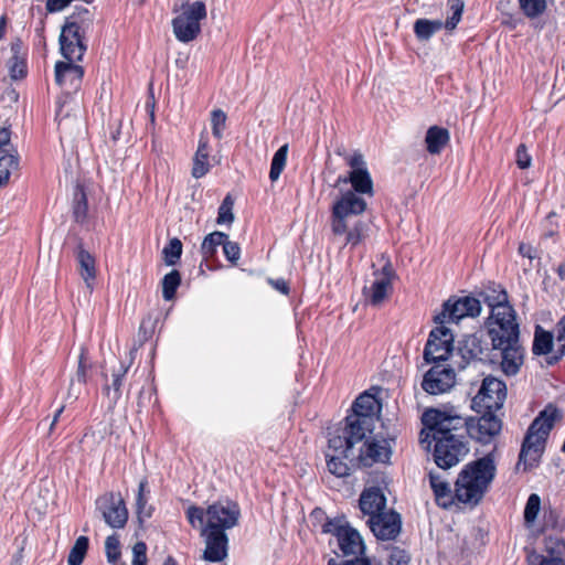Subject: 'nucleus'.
I'll return each instance as SVG.
<instances>
[{"mask_svg": "<svg viewBox=\"0 0 565 565\" xmlns=\"http://www.w3.org/2000/svg\"><path fill=\"white\" fill-rule=\"evenodd\" d=\"M494 411H484L476 425L468 423L467 433L481 443H489L501 430V420L493 414Z\"/></svg>", "mask_w": 565, "mask_h": 565, "instance_id": "22", "label": "nucleus"}, {"mask_svg": "<svg viewBox=\"0 0 565 565\" xmlns=\"http://www.w3.org/2000/svg\"><path fill=\"white\" fill-rule=\"evenodd\" d=\"M454 350V335L451 331L443 326L430 331L424 349V360L427 363H444L448 360Z\"/></svg>", "mask_w": 565, "mask_h": 565, "instance_id": "11", "label": "nucleus"}, {"mask_svg": "<svg viewBox=\"0 0 565 565\" xmlns=\"http://www.w3.org/2000/svg\"><path fill=\"white\" fill-rule=\"evenodd\" d=\"M322 531L337 537L338 545L344 555H358L364 552L361 535L348 524L344 518L327 520Z\"/></svg>", "mask_w": 565, "mask_h": 565, "instance_id": "7", "label": "nucleus"}, {"mask_svg": "<svg viewBox=\"0 0 565 565\" xmlns=\"http://www.w3.org/2000/svg\"><path fill=\"white\" fill-rule=\"evenodd\" d=\"M164 262L169 266L178 263L182 254V243L179 238L174 237L169 241L168 245L162 250Z\"/></svg>", "mask_w": 565, "mask_h": 565, "instance_id": "47", "label": "nucleus"}, {"mask_svg": "<svg viewBox=\"0 0 565 565\" xmlns=\"http://www.w3.org/2000/svg\"><path fill=\"white\" fill-rule=\"evenodd\" d=\"M241 509L234 501H218L206 509V524L203 529L221 530L225 532L238 523Z\"/></svg>", "mask_w": 565, "mask_h": 565, "instance_id": "12", "label": "nucleus"}, {"mask_svg": "<svg viewBox=\"0 0 565 565\" xmlns=\"http://www.w3.org/2000/svg\"><path fill=\"white\" fill-rule=\"evenodd\" d=\"M541 509V498L536 493H532L526 501L524 509V521L526 524H532L540 512Z\"/></svg>", "mask_w": 565, "mask_h": 565, "instance_id": "48", "label": "nucleus"}, {"mask_svg": "<svg viewBox=\"0 0 565 565\" xmlns=\"http://www.w3.org/2000/svg\"><path fill=\"white\" fill-rule=\"evenodd\" d=\"M463 359L483 361L488 355V345L478 334L467 335L460 347Z\"/></svg>", "mask_w": 565, "mask_h": 565, "instance_id": "30", "label": "nucleus"}, {"mask_svg": "<svg viewBox=\"0 0 565 565\" xmlns=\"http://www.w3.org/2000/svg\"><path fill=\"white\" fill-rule=\"evenodd\" d=\"M330 454H338L343 456L344 458L355 459V455L353 452V447L349 439L347 438L345 433L342 435H335L329 438V451Z\"/></svg>", "mask_w": 565, "mask_h": 565, "instance_id": "37", "label": "nucleus"}, {"mask_svg": "<svg viewBox=\"0 0 565 565\" xmlns=\"http://www.w3.org/2000/svg\"><path fill=\"white\" fill-rule=\"evenodd\" d=\"M210 147L205 135L200 136L199 146L193 158V167L191 174L195 179L204 177L210 171Z\"/></svg>", "mask_w": 565, "mask_h": 565, "instance_id": "29", "label": "nucleus"}, {"mask_svg": "<svg viewBox=\"0 0 565 565\" xmlns=\"http://www.w3.org/2000/svg\"><path fill=\"white\" fill-rule=\"evenodd\" d=\"M206 516V510L204 511L202 508L196 505H191L186 510V518L189 523L192 526H195L196 522L203 527L204 525V518Z\"/></svg>", "mask_w": 565, "mask_h": 565, "instance_id": "57", "label": "nucleus"}, {"mask_svg": "<svg viewBox=\"0 0 565 565\" xmlns=\"http://www.w3.org/2000/svg\"><path fill=\"white\" fill-rule=\"evenodd\" d=\"M93 22L94 13L87 8L81 7L66 18L63 29L66 36L75 39V35L81 34L86 38L93 28Z\"/></svg>", "mask_w": 565, "mask_h": 565, "instance_id": "23", "label": "nucleus"}, {"mask_svg": "<svg viewBox=\"0 0 565 565\" xmlns=\"http://www.w3.org/2000/svg\"><path fill=\"white\" fill-rule=\"evenodd\" d=\"M10 75L13 79H19L24 77L25 71V62L22 58H19L17 55L12 56L9 61Z\"/></svg>", "mask_w": 565, "mask_h": 565, "instance_id": "59", "label": "nucleus"}, {"mask_svg": "<svg viewBox=\"0 0 565 565\" xmlns=\"http://www.w3.org/2000/svg\"><path fill=\"white\" fill-rule=\"evenodd\" d=\"M374 280L367 287L363 288V295L367 303L372 306H380L392 291V280L395 271L390 260H387L381 270L373 273Z\"/></svg>", "mask_w": 565, "mask_h": 565, "instance_id": "16", "label": "nucleus"}, {"mask_svg": "<svg viewBox=\"0 0 565 565\" xmlns=\"http://www.w3.org/2000/svg\"><path fill=\"white\" fill-rule=\"evenodd\" d=\"M348 164L351 171L348 177L340 175L337 180V184L351 183L354 193L360 194H372L373 193V181L367 170L366 162L361 152H354L349 159Z\"/></svg>", "mask_w": 565, "mask_h": 565, "instance_id": "15", "label": "nucleus"}, {"mask_svg": "<svg viewBox=\"0 0 565 565\" xmlns=\"http://www.w3.org/2000/svg\"><path fill=\"white\" fill-rule=\"evenodd\" d=\"M359 505L363 514L370 518L386 511V498L383 490L379 487L364 489L360 495Z\"/></svg>", "mask_w": 565, "mask_h": 565, "instance_id": "24", "label": "nucleus"}, {"mask_svg": "<svg viewBox=\"0 0 565 565\" xmlns=\"http://www.w3.org/2000/svg\"><path fill=\"white\" fill-rule=\"evenodd\" d=\"M373 422V417L347 416L343 431L352 447L365 439L366 434L372 433Z\"/></svg>", "mask_w": 565, "mask_h": 565, "instance_id": "25", "label": "nucleus"}, {"mask_svg": "<svg viewBox=\"0 0 565 565\" xmlns=\"http://www.w3.org/2000/svg\"><path fill=\"white\" fill-rule=\"evenodd\" d=\"M87 199L86 194L82 189H78L75 194V204H74V218L78 223H83L87 217Z\"/></svg>", "mask_w": 565, "mask_h": 565, "instance_id": "49", "label": "nucleus"}, {"mask_svg": "<svg viewBox=\"0 0 565 565\" xmlns=\"http://www.w3.org/2000/svg\"><path fill=\"white\" fill-rule=\"evenodd\" d=\"M223 253L228 262L236 265L241 257V247L236 242L225 238L223 244Z\"/></svg>", "mask_w": 565, "mask_h": 565, "instance_id": "54", "label": "nucleus"}, {"mask_svg": "<svg viewBox=\"0 0 565 565\" xmlns=\"http://www.w3.org/2000/svg\"><path fill=\"white\" fill-rule=\"evenodd\" d=\"M11 141V130L10 127H0V149H11L13 148L10 143Z\"/></svg>", "mask_w": 565, "mask_h": 565, "instance_id": "62", "label": "nucleus"}, {"mask_svg": "<svg viewBox=\"0 0 565 565\" xmlns=\"http://www.w3.org/2000/svg\"><path fill=\"white\" fill-rule=\"evenodd\" d=\"M234 201L230 195H226L222 204L218 207L217 223H232L234 221L233 214Z\"/></svg>", "mask_w": 565, "mask_h": 565, "instance_id": "52", "label": "nucleus"}, {"mask_svg": "<svg viewBox=\"0 0 565 565\" xmlns=\"http://www.w3.org/2000/svg\"><path fill=\"white\" fill-rule=\"evenodd\" d=\"M466 436L441 437L435 441L434 460L441 469L456 466L468 454Z\"/></svg>", "mask_w": 565, "mask_h": 565, "instance_id": "8", "label": "nucleus"}, {"mask_svg": "<svg viewBox=\"0 0 565 565\" xmlns=\"http://www.w3.org/2000/svg\"><path fill=\"white\" fill-rule=\"evenodd\" d=\"M450 140L448 129L440 126H431L425 136L426 149L430 154H439Z\"/></svg>", "mask_w": 565, "mask_h": 565, "instance_id": "31", "label": "nucleus"}, {"mask_svg": "<svg viewBox=\"0 0 565 565\" xmlns=\"http://www.w3.org/2000/svg\"><path fill=\"white\" fill-rule=\"evenodd\" d=\"M367 224L363 221L356 220L353 223L348 221V230L343 234L345 235L344 245L356 246L363 242L367 236Z\"/></svg>", "mask_w": 565, "mask_h": 565, "instance_id": "35", "label": "nucleus"}, {"mask_svg": "<svg viewBox=\"0 0 565 565\" xmlns=\"http://www.w3.org/2000/svg\"><path fill=\"white\" fill-rule=\"evenodd\" d=\"M534 248L531 246V245H527V244H520L519 246V253L523 256V257H527L530 259L534 258Z\"/></svg>", "mask_w": 565, "mask_h": 565, "instance_id": "64", "label": "nucleus"}, {"mask_svg": "<svg viewBox=\"0 0 565 565\" xmlns=\"http://www.w3.org/2000/svg\"><path fill=\"white\" fill-rule=\"evenodd\" d=\"M88 550V537L79 536L70 551L67 563L68 565H81L85 558Z\"/></svg>", "mask_w": 565, "mask_h": 565, "instance_id": "42", "label": "nucleus"}, {"mask_svg": "<svg viewBox=\"0 0 565 565\" xmlns=\"http://www.w3.org/2000/svg\"><path fill=\"white\" fill-rule=\"evenodd\" d=\"M212 134L215 138L221 139L223 137V130L226 122V114L221 109L212 111L211 116Z\"/></svg>", "mask_w": 565, "mask_h": 565, "instance_id": "53", "label": "nucleus"}, {"mask_svg": "<svg viewBox=\"0 0 565 565\" xmlns=\"http://www.w3.org/2000/svg\"><path fill=\"white\" fill-rule=\"evenodd\" d=\"M86 38L77 34L75 39L66 36L62 28L60 35L61 53L70 62L81 61L87 50Z\"/></svg>", "mask_w": 565, "mask_h": 565, "instance_id": "27", "label": "nucleus"}, {"mask_svg": "<svg viewBox=\"0 0 565 565\" xmlns=\"http://www.w3.org/2000/svg\"><path fill=\"white\" fill-rule=\"evenodd\" d=\"M206 17L203 1H183L181 12L172 20L173 33L183 43L193 41L201 31V20Z\"/></svg>", "mask_w": 565, "mask_h": 565, "instance_id": "5", "label": "nucleus"}, {"mask_svg": "<svg viewBox=\"0 0 565 565\" xmlns=\"http://www.w3.org/2000/svg\"><path fill=\"white\" fill-rule=\"evenodd\" d=\"M55 82L66 95L75 94L82 86L84 70L74 62H57L55 64Z\"/></svg>", "mask_w": 565, "mask_h": 565, "instance_id": "19", "label": "nucleus"}, {"mask_svg": "<svg viewBox=\"0 0 565 565\" xmlns=\"http://www.w3.org/2000/svg\"><path fill=\"white\" fill-rule=\"evenodd\" d=\"M544 552L547 557H561L565 554V541L559 536L550 535L544 540Z\"/></svg>", "mask_w": 565, "mask_h": 565, "instance_id": "45", "label": "nucleus"}, {"mask_svg": "<svg viewBox=\"0 0 565 565\" xmlns=\"http://www.w3.org/2000/svg\"><path fill=\"white\" fill-rule=\"evenodd\" d=\"M129 370V365L121 361L114 360L103 371V393L109 402V406L114 407L121 397V387L124 379Z\"/></svg>", "mask_w": 565, "mask_h": 565, "instance_id": "17", "label": "nucleus"}, {"mask_svg": "<svg viewBox=\"0 0 565 565\" xmlns=\"http://www.w3.org/2000/svg\"><path fill=\"white\" fill-rule=\"evenodd\" d=\"M554 0H518L521 12L529 19L541 17Z\"/></svg>", "mask_w": 565, "mask_h": 565, "instance_id": "38", "label": "nucleus"}, {"mask_svg": "<svg viewBox=\"0 0 565 565\" xmlns=\"http://www.w3.org/2000/svg\"><path fill=\"white\" fill-rule=\"evenodd\" d=\"M76 259L78 263V273L83 278L86 287L92 291L96 279V260L95 257L86 250L82 244L77 246Z\"/></svg>", "mask_w": 565, "mask_h": 565, "instance_id": "28", "label": "nucleus"}, {"mask_svg": "<svg viewBox=\"0 0 565 565\" xmlns=\"http://www.w3.org/2000/svg\"><path fill=\"white\" fill-rule=\"evenodd\" d=\"M105 552L108 563L117 564L120 558V544L116 535H109L105 541Z\"/></svg>", "mask_w": 565, "mask_h": 565, "instance_id": "50", "label": "nucleus"}, {"mask_svg": "<svg viewBox=\"0 0 565 565\" xmlns=\"http://www.w3.org/2000/svg\"><path fill=\"white\" fill-rule=\"evenodd\" d=\"M392 455L390 440L385 438L366 439L355 459L360 465L370 467L374 462H387Z\"/></svg>", "mask_w": 565, "mask_h": 565, "instance_id": "21", "label": "nucleus"}, {"mask_svg": "<svg viewBox=\"0 0 565 565\" xmlns=\"http://www.w3.org/2000/svg\"><path fill=\"white\" fill-rule=\"evenodd\" d=\"M201 535L204 537L205 548L203 558L207 562L220 563L228 555V537L221 530L202 529Z\"/></svg>", "mask_w": 565, "mask_h": 565, "instance_id": "20", "label": "nucleus"}, {"mask_svg": "<svg viewBox=\"0 0 565 565\" xmlns=\"http://www.w3.org/2000/svg\"><path fill=\"white\" fill-rule=\"evenodd\" d=\"M491 317L488 335L493 356L500 359V369L508 375H516L524 363L525 349L520 340V326L515 310L507 300L505 291L498 296L495 303H489Z\"/></svg>", "mask_w": 565, "mask_h": 565, "instance_id": "1", "label": "nucleus"}, {"mask_svg": "<svg viewBox=\"0 0 565 565\" xmlns=\"http://www.w3.org/2000/svg\"><path fill=\"white\" fill-rule=\"evenodd\" d=\"M530 565H565L561 557H547L543 554L532 553L529 555Z\"/></svg>", "mask_w": 565, "mask_h": 565, "instance_id": "56", "label": "nucleus"}, {"mask_svg": "<svg viewBox=\"0 0 565 565\" xmlns=\"http://www.w3.org/2000/svg\"><path fill=\"white\" fill-rule=\"evenodd\" d=\"M96 509L111 529H122L128 521V510L120 493L107 492L96 500Z\"/></svg>", "mask_w": 565, "mask_h": 565, "instance_id": "13", "label": "nucleus"}, {"mask_svg": "<svg viewBox=\"0 0 565 565\" xmlns=\"http://www.w3.org/2000/svg\"><path fill=\"white\" fill-rule=\"evenodd\" d=\"M288 145L281 146L274 154L270 164L269 179L275 182L279 179L287 162Z\"/></svg>", "mask_w": 565, "mask_h": 565, "instance_id": "39", "label": "nucleus"}, {"mask_svg": "<svg viewBox=\"0 0 565 565\" xmlns=\"http://www.w3.org/2000/svg\"><path fill=\"white\" fill-rule=\"evenodd\" d=\"M147 545L145 542L139 541L132 547L131 565H147Z\"/></svg>", "mask_w": 565, "mask_h": 565, "instance_id": "55", "label": "nucleus"}, {"mask_svg": "<svg viewBox=\"0 0 565 565\" xmlns=\"http://www.w3.org/2000/svg\"><path fill=\"white\" fill-rule=\"evenodd\" d=\"M181 284V276L178 270H172L162 279V296L164 300H172L175 291Z\"/></svg>", "mask_w": 565, "mask_h": 565, "instance_id": "43", "label": "nucleus"}, {"mask_svg": "<svg viewBox=\"0 0 565 565\" xmlns=\"http://www.w3.org/2000/svg\"><path fill=\"white\" fill-rule=\"evenodd\" d=\"M555 332L558 349L555 354L550 358V364L558 362L565 355V315L556 323Z\"/></svg>", "mask_w": 565, "mask_h": 565, "instance_id": "46", "label": "nucleus"}, {"mask_svg": "<svg viewBox=\"0 0 565 565\" xmlns=\"http://www.w3.org/2000/svg\"><path fill=\"white\" fill-rule=\"evenodd\" d=\"M422 422L428 430L426 437H422V443L430 436L434 441H437L441 437L465 436L467 433L468 422L454 406L443 409L428 408L424 412Z\"/></svg>", "mask_w": 565, "mask_h": 565, "instance_id": "4", "label": "nucleus"}, {"mask_svg": "<svg viewBox=\"0 0 565 565\" xmlns=\"http://www.w3.org/2000/svg\"><path fill=\"white\" fill-rule=\"evenodd\" d=\"M445 28L441 20L417 19L414 22V33L419 41H428L434 34Z\"/></svg>", "mask_w": 565, "mask_h": 565, "instance_id": "33", "label": "nucleus"}, {"mask_svg": "<svg viewBox=\"0 0 565 565\" xmlns=\"http://www.w3.org/2000/svg\"><path fill=\"white\" fill-rule=\"evenodd\" d=\"M409 555L399 547H393L388 554L387 565H408Z\"/></svg>", "mask_w": 565, "mask_h": 565, "instance_id": "58", "label": "nucleus"}, {"mask_svg": "<svg viewBox=\"0 0 565 565\" xmlns=\"http://www.w3.org/2000/svg\"><path fill=\"white\" fill-rule=\"evenodd\" d=\"M449 8L451 11V17H449L445 22V29L454 30L459 23L462 11H463V1L462 0H449Z\"/></svg>", "mask_w": 565, "mask_h": 565, "instance_id": "51", "label": "nucleus"}, {"mask_svg": "<svg viewBox=\"0 0 565 565\" xmlns=\"http://www.w3.org/2000/svg\"><path fill=\"white\" fill-rule=\"evenodd\" d=\"M375 405V397L371 394L363 393L353 403V414H351V416L373 417Z\"/></svg>", "mask_w": 565, "mask_h": 565, "instance_id": "36", "label": "nucleus"}, {"mask_svg": "<svg viewBox=\"0 0 565 565\" xmlns=\"http://www.w3.org/2000/svg\"><path fill=\"white\" fill-rule=\"evenodd\" d=\"M20 157L15 148L0 149V188L7 185L12 172L19 170Z\"/></svg>", "mask_w": 565, "mask_h": 565, "instance_id": "32", "label": "nucleus"}, {"mask_svg": "<svg viewBox=\"0 0 565 565\" xmlns=\"http://www.w3.org/2000/svg\"><path fill=\"white\" fill-rule=\"evenodd\" d=\"M366 210V202L353 191H347L337 200L332 207L331 228L335 236L343 235L348 230V221L352 215H360Z\"/></svg>", "mask_w": 565, "mask_h": 565, "instance_id": "6", "label": "nucleus"}, {"mask_svg": "<svg viewBox=\"0 0 565 565\" xmlns=\"http://www.w3.org/2000/svg\"><path fill=\"white\" fill-rule=\"evenodd\" d=\"M72 0H47L46 10L49 12H57L66 8Z\"/></svg>", "mask_w": 565, "mask_h": 565, "instance_id": "63", "label": "nucleus"}, {"mask_svg": "<svg viewBox=\"0 0 565 565\" xmlns=\"http://www.w3.org/2000/svg\"><path fill=\"white\" fill-rule=\"evenodd\" d=\"M562 412L553 404H548L530 425L524 440L516 468L523 466V470L536 467L545 450V445L554 424L562 419Z\"/></svg>", "mask_w": 565, "mask_h": 565, "instance_id": "3", "label": "nucleus"}, {"mask_svg": "<svg viewBox=\"0 0 565 565\" xmlns=\"http://www.w3.org/2000/svg\"><path fill=\"white\" fill-rule=\"evenodd\" d=\"M146 487H147V480L142 479L138 486V494H137V500H136L137 514H138V519L140 521H142L143 519L150 518L151 513H152V509H151V507L148 505V499L145 494Z\"/></svg>", "mask_w": 565, "mask_h": 565, "instance_id": "44", "label": "nucleus"}, {"mask_svg": "<svg viewBox=\"0 0 565 565\" xmlns=\"http://www.w3.org/2000/svg\"><path fill=\"white\" fill-rule=\"evenodd\" d=\"M495 475L497 465L492 452L465 465L455 482L457 501L477 505L490 489Z\"/></svg>", "mask_w": 565, "mask_h": 565, "instance_id": "2", "label": "nucleus"}, {"mask_svg": "<svg viewBox=\"0 0 565 565\" xmlns=\"http://www.w3.org/2000/svg\"><path fill=\"white\" fill-rule=\"evenodd\" d=\"M507 397L505 383L492 375L483 379L481 386L472 398V407L478 412L500 409Z\"/></svg>", "mask_w": 565, "mask_h": 565, "instance_id": "9", "label": "nucleus"}, {"mask_svg": "<svg viewBox=\"0 0 565 565\" xmlns=\"http://www.w3.org/2000/svg\"><path fill=\"white\" fill-rule=\"evenodd\" d=\"M554 335L552 332L536 326L532 352L534 355H546L553 351Z\"/></svg>", "mask_w": 565, "mask_h": 565, "instance_id": "34", "label": "nucleus"}, {"mask_svg": "<svg viewBox=\"0 0 565 565\" xmlns=\"http://www.w3.org/2000/svg\"><path fill=\"white\" fill-rule=\"evenodd\" d=\"M456 384L454 367L445 363H435L423 376L422 388L429 395L449 392Z\"/></svg>", "mask_w": 565, "mask_h": 565, "instance_id": "14", "label": "nucleus"}, {"mask_svg": "<svg viewBox=\"0 0 565 565\" xmlns=\"http://www.w3.org/2000/svg\"><path fill=\"white\" fill-rule=\"evenodd\" d=\"M429 483L433 489L436 503L444 508H451L457 501L455 489L452 490L449 482L444 480L439 475L429 472Z\"/></svg>", "mask_w": 565, "mask_h": 565, "instance_id": "26", "label": "nucleus"}, {"mask_svg": "<svg viewBox=\"0 0 565 565\" xmlns=\"http://www.w3.org/2000/svg\"><path fill=\"white\" fill-rule=\"evenodd\" d=\"M86 369L87 367L84 362V355L81 354L75 377L71 382V387H70V393H68L70 396H71V391H73V388L75 386V383H78L79 385H84L86 383V376H87Z\"/></svg>", "mask_w": 565, "mask_h": 565, "instance_id": "60", "label": "nucleus"}, {"mask_svg": "<svg viewBox=\"0 0 565 565\" xmlns=\"http://www.w3.org/2000/svg\"><path fill=\"white\" fill-rule=\"evenodd\" d=\"M367 524L379 540L386 541L394 540L399 534L402 520L397 512L390 510L372 515Z\"/></svg>", "mask_w": 565, "mask_h": 565, "instance_id": "18", "label": "nucleus"}, {"mask_svg": "<svg viewBox=\"0 0 565 565\" xmlns=\"http://www.w3.org/2000/svg\"><path fill=\"white\" fill-rule=\"evenodd\" d=\"M516 164L520 169H526L531 166V156L524 145H520L516 149Z\"/></svg>", "mask_w": 565, "mask_h": 565, "instance_id": "61", "label": "nucleus"}, {"mask_svg": "<svg viewBox=\"0 0 565 565\" xmlns=\"http://www.w3.org/2000/svg\"><path fill=\"white\" fill-rule=\"evenodd\" d=\"M481 311L480 301L470 296L452 297L443 305V310L435 316L437 324L459 322L465 317H477Z\"/></svg>", "mask_w": 565, "mask_h": 565, "instance_id": "10", "label": "nucleus"}, {"mask_svg": "<svg viewBox=\"0 0 565 565\" xmlns=\"http://www.w3.org/2000/svg\"><path fill=\"white\" fill-rule=\"evenodd\" d=\"M225 238H227V235L222 232H213L205 236L201 245L203 256L206 258L213 256L216 253L217 246H223Z\"/></svg>", "mask_w": 565, "mask_h": 565, "instance_id": "41", "label": "nucleus"}, {"mask_svg": "<svg viewBox=\"0 0 565 565\" xmlns=\"http://www.w3.org/2000/svg\"><path fill=\"white\" fill-rule=\"evenodd\" d=\"M326 457H327V466H328V469L329 471L337 476V477H345V476H349L350 473V467L347 462H344L343 460L345 459L343 456L341 455H338V454H330V452H327L326 454ZM351 461H353L354 459L349 458Z\"/></svg>", "mask_w": 565, "mask_h": 565, "instance_id": "40", "label": "nucleus"}]
</instances>
